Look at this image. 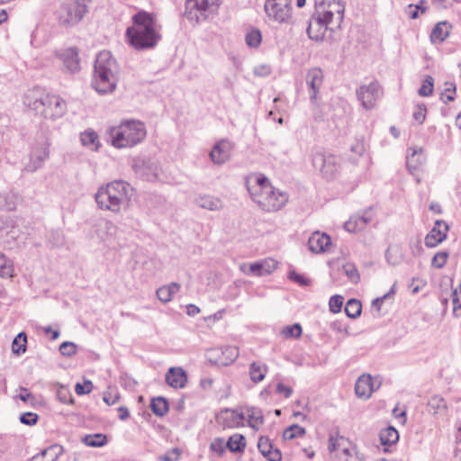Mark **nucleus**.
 <instances>
[{"instance_id": "nucleus-1", "label": "nucleus", "mask_w": 461, "mask_h": 461, "mask_svg": "<svg viewBox=\"0 0 461 461\" xmlns=\"http://www.w3.org/2000/svg\"><path fill=\"white\" fill-rule=\"evenodd\" d=\"M133 26L126 31L129 43L136 50L154 48L161 40V25L156 15L145 11H140L132 17Z\"/></svg>"}, {"instance_id": "nucleus-26", "label": "nucleus", "mask_w": 461, "mask_h": 461, "mask_svg": "<svg viewBox=\"0 0 461 461\" xmlns=\"http://www.w3.org/2000/svg\"><path fill=\"white\" fill-rule=\"evenodd\" d=\"M452 29V25L447 22H439L438 23L431 33H430V41L432 43H440L443 42L449 35Z\"/></svg>"}, {"instance_id": "nucleus-28", "label": "nucleus", "mask_w": 461, "mask_h": 461, "mask_svg": "<svg viewBox=\"0 0 461 461\" xmlns=\"http://www.w3.org/2000/svg\"><path fill=\"white\" fill-rule=\"evenodd\" d=\"M428 411L432 415H445L447 406L445 399L438 394L431 396L428 401Z\"/></svg>"}, {"instance_id": "nucleus-63", "label": "nucleus", "mask_w": 461, "mask_h": 461, "mask_svg": "<svg viewBox=\"0 0 461 461\" xmlns=\"http://www.w3.org/2000/svg\"><path fill=\"white\" fill-rule=\"evenodd\" d=\"M156 294L158 299L164 303L172 300L164 285L157 289Z\"/></svg>"}, {"instance_id": "nucleus-27", "label": "nucleus", "mask_w": 461, "mask_h": 461, "mask_svg": "<svg viewBox=\"0 0 461 461\" xmlns=\"http://www.w3.org/2000/svg\"><path fill=\"white\" fill-rule=\"evenodd\" d=\"M426 161V156L423 150L420 149H413L411 155L407 156L406 166L411 175H415L416 172L420 169V166H422Z\"/></svg>"}, {"instance_id": "nucleus-57", "label": "nucleus", "mask_w": 461, "mask_h": 461, "mask_svg": "<svg viewBox=\"0 0 461 461\" xmlns=\"http://www.w3.org/2000/svg\"><path fill=\"white\" fill-rule=\"evenodd\" d=\"M92 382L87 380L84 384L77 383L75 386V391L78 395L89 393L92 391Z\"/></svg>"}, {"instance_id": "nucleus-45", "label": "nucleus", "mask_w": 461, "mask_h": 461, "mask_svg": "<svg viewBox=\"0 0 461 461\" xmlns=\"http://www.w3.org/2000/svg\"><path fill=\"white\" fill-rule=\"evenodd\" d=\"M448 258V252L439 251L436 253L432 258L431 265L436 268H442Z\"/></svg>"}, {"instance_id": "nucleus-31", "label": "nucleus", "mask_w": 461, "mask_h": 461, "mask_svg": "<svg viewBox=\"0 0 461 461\" xmlns=\"http://www.w3.org/2000/svg\"><path fill=\"white\" fill-rule=\"evenodd\" d=\"M227 448L233 453H241L246 447L245 437L241 434H234L226 442Z\"/></svg>"}, {"instance_id": "nucleus-59", "label": "nucleus", "mask_w": 461, "mask_h": 461, "mask_svg": "<svg viewBox=\"0 0 461 461\" xmlns=\"http://www.w3.org/2000/svg\"><path fill=\"white\" fill-rule=\"evenodd\" d=\"M289 278L291 280L298 283L302 286H307L311 283V281L308 278H306L303 275H300V274L296 273L295 271H291L289 273Z\"/></svg>"}, {"instance_id": "nucleus-58", "label": "nucleus", "mask_w": 461, "mask_h": 461, "mask_svg": "<svg viewBox=\"0 0 461 461\" xmlns=\"http://www.w3.org/2000/svg\"><path fill=\"white\" fill-rule=\"evenodd\" d=\"M20 421L25 425H34L38 421V415L33 412H25L20 416Z\"/></svg>"}, {"instance_id": "nucleus-30", "label": "nucleus", "mask_w": 461, "mask_h": 461, "mask_svg": "<svg viewBox=\"0 0 461 461\" xmlns=\"http://www.w3.org/2000/svg\"><path fill=\"white\" fill-rule=\"evenodd\" d=\"M82 144L91 150H97L100 143L97 133L93 130H86L80 135Z\"/></svg>"}, {"instance_id": "nucleus-7", "label": "nucleus", "mask_w": 461, "mask_h": 461, "mask_svg": "<svg viewBox=\"0 0 461 461\" xmlns=\"http://www.w3.org/2000/svg\"><path fill=\"white\" fill-rule=\"evenodd\" d=\"M221 0H186L185 17L197 24L212 19L220 8Z\"/></svg>"}, {"instance_id": "nucleus-13", "label": "nucleus", "mask_w": 461, "mask_h": 461, "mask_svg": "<svg viewBox=\"0 0 461 461\" xmlns=\"http://www.w3.org/2000/svg\"><path fill=\"white\" fill-rule=\"evenodd\" d=\"M323 72L319 68H312L307 71L305 81L309 89L310 102L317 104L318 94L323 83Z\"/></svg>"}, {"instance_id": "nucleus-20", "label": "nucleus", "mask_w": 461, "mask_h": 461, "mask_svg": "<svg viewBox=\"0 0 461 461\" xmlns=\"http://www.w3.org/2000/svg\"><path fill=\"white\" fill-rule=\"evenodd\" d=\"M133 167L137 173L145 176L147 180L152 181L158 176V167L156 161L151 158L136 162Z\"/></svg>"}, {"instance_id": "nucleus-56", "label": "nucleus", "mask_w": 461, "mask_h": 461, "mask_svg": "<svg viewBox=\"0 0 461 461\" xmlns=\"http://www.w3.org/2000/svg\"><path fill=\"white\" fill-rule=\"evenodd\" d=\"M210 448L212 451L221 456L224 453L225 448H227L226 442L222 438H217L211 443Z\"/></svg>"}, {"instance_id": "nucleus-60", "label": "nucleus", "mask_w": 461, "mask_h": 461, "mask_svg": "<svg viewBox=\"0 0 461 461\" xmlns=\"http://www.w3.org/2000/svg\"><path fill=\"white\" fill-rule=\"evenodd\" d=\"M431 2L438 9H448L458 0H431Z\"/></svg>"}, {"instance_id": "nucleus-38", "label": "nucleus", "mask_w": 461, "mask_h": 461, "mask_svg": "<svg viewBox=\"0 0 461 461\" xmlns=\"http://www.w3.org/2000/svg\"><path fill=\"white\" fill-rule=\"evenodd\" d=\"M246 44L249 48H258L262 41V34L258 29H250L245 36Z\"/></svg>"}, {"instance_id": "nucleus-21", "label": "nucleus", "mask_w": 461, "mask_h": 461, "mask_svg": "<svg viewBox=\"0 0 461 461\" xmlns=\"http://www.w3.org/2000/svg\"><path fill=\"white\" fill-rule=\"evenodd\" d=\"M330 245V238L325 233L314 232L308 240L309 249L314 253L324 252Z\"/></svg>"}, {"instance_id": "nucleus-25", "label": "nucleus", "mask_w": 461, "mask_h": 461, "mask_svg": "<svg viewBox=\"0 0 461 461\" xmlns=\"http://www.w3.org/2000/svg\"><path fill=\"white\" fill-rule=\"evenodd\" d=\"M62 60L65 68L71 73L80 69L78 52L77 49L69 48L62 54Z\"/></svg>"}, {"instance_id": "nucleus-49", "label": "nucleus", "mask_w": 461, "mask_h": 461, "mask_svg": "<svg viewBox=\"0 0 461 461\" xmlns=\"http://www.w3.org/2000/svg\"><path fill=\"white\" fill-rule=\"evenodd\" d=\"M343 297L341 295H333L330 297L329 302V307L330 312L337 313L339 312L343 305Z\"/></svg>"}, {"instance_id": "nucleus-5", "label": "nucleus", "mask_w": 461, "mask_h": 461, "mask_svg": "<svg viewBox=\"0 0 461 461\" xmlns=\"http://www.w3.org/2000/svg\"><path fill=\"white\" fill-rule=\"evenodd\" d=\"M119 65L110 51H100L95 59L92 86L99 94L113 93L117 86Z\"/></svg>"}, {"instance_id": "nucleus-48", "label": "nucleus", "mask_w": 461, "mask_h": 461, "mask_svg": "<svg viewBox=\"0 0 461 461\" xmlns=\"http://www.w3.org/2000/svg\"><path fill=\"white\" fill-rule=\"evenodd\" d=\"M385 259L388 264L396 266L401 262V258L398 256V249L388 248L385 251Z\"/></svg>"}, {"instance_id": "nucleus-55", "label": "nucleus", "mask_w": 461, "mask_h": 461, "mask_svg": "<svg viewBox=\"0 0 461 461\" xmlns=\"http://www.w3.org/2000/svg\"><path fill=\"white\" fill-rule=\"evenodd\" d=\"M258 447L260 453L265 456L273 448V446L267 438L260 437L258 439Z\"/></svg>"}, {"instance_id": "nucleus-16", "label": "nucleus", "mask_w": 461, "mask_h": 461, "mask_svg": "<svg viewBox=\"0 0 461 461\" xmlns=\"http://www.w3.org/2000/svg\"><path fill=\"white\" fill-rule=\"evenodd\" d=\"M232 146L228 140L218 141L210 152V158L214 164L221 165L230 158Z\"/></svg>"}, {"instance_id": "nucleus-33", "label": "nucleus", "mask_w": 461, "mask_h": 461, "mask_svg": "<svg viewBox=\"0 0 461 461\" xmlns=\"http://www.w3.org/2000/svg\"><path fill=\"white\" fill-rule=\"evenodd\" d=\"M379 437L383 446H392L399 440L398 431L391 426L382 429Z\"/></svg>"}, {"instance_id": "nucleus-10", "label": "nucleus", "mask_w": 461, "mask_h": 461, "mask_svg": "<svg viewBox=\"0 0 461 461\" xmlns=\"http://www.w3.org/2000/svg\"><path fill=\"white\" fill-rule=\"evenodd\" d=\"M316 11L330 21L333 28L340 29L344 19L345 5L341 0H321L316 3Z\"/></svg>"}, {"instance_id": "nucleus-61", "label": "nucleus", "mask_w": 461, "mask_h": 461, "mask_svg": "<svg viewBox=\"0 0 461 461\" xmlns=\"http://www.w3.org/2000/svg\"><path fill=\"white\" fill-rule=\"evenodd\" d=\"M345 460L343 461H365L362 455L357 452L351 453L348 448L343 449Z\"/></svg>"}, {"instance_id": "nucleus-41", "label": "nucleus", "mask_w": 461, "mask_h": 461, "mask_svg": "<svg viewBox=\"0 0 461 461\" xmlns=\"http://www.w3.org/2000/svg\"><path fill=\"white\" fill-rule=\"evenodd\" d=\"M249 422L252 428H257L264 423L262 411L257 408H251L248 411Z\"/></svg>"}, {"instance_id": "nucleus-24", "label": "nucleus", "mask_w": 461, "mask_h": 461, "mask_svg": "<svg viewBox=\"0 0 461 461\" xmlns=\"http://www.w3.org/2000/svg\"><path fill=\"white\" fill-rule=\"evenodd\" d=\"M63 453V447L59 444H53L34 455L31 461H57Z\"/></svg>"}, {"instance_id": "nucleus-43", "label": "nucleus", "mask_w": 461, "mask_h": 461, "mask_svg": "<svg viewBox=\"0 0 461 461\" xmlns=\"http://www.w3.org/2000/svg\"><path fill=\"white\" fill-rule=\"evenodd\" d=\"M343 272L353 284H357L360 279L358 270L355 265L349 263L344 265Z\"/></svg>"}, {"instance_id": "nucleus-51", "label": "nucleus", "mask_w": 461, "mask_h": 461, "mask_svg": "<svg viewBox=\"0 0 461 461\" xmlns=\"http://www.w3.org/2000/svg\"><path fill=\"white\" fill-rule=\"evenodd\" d=\"M14 261H7L4 265H0V276L5 278H11L14 276Z\"/></svg>"}, {"instance_id": "nucleus-22", "label": "nucleus", "mask_w": 461, "mask_h": 461, "mask_svg": "<svg viewBox=\"0 0 461 461\" xmlns=\"http://www.w3.org/2000/svg\"><path fill=\"white\" fill-rule=\"evenodd\" d=\"M372 220L370 211H366L363 215H354L350 217L344 224V228L348 232H356L363 230Z\"/></svg>"}, {"instance_id": "nucleus-53", "label": "nucleus", "mask_w": 461, "mask_h": 461, "mask_svg": "<svg viewBox=\"0 0 461 461\" xmlns=\"http://www.w3.org/2000/svg\"><path fill=\"white\" fill-rule=\"evenodd\" d=\"M264 267L265 264L262 262H255L250 264L249 267V271L246 272L248 275L255 276H265L264 275Z\"/></svg>"}, {"instance_id": "nucleus-47", "label": "nucleus", "mask_w": 461, "mask_h": 461, "mask_svg": "<svg viewBox=\"0 0 461 461\" xmlns=\"http://www.w3.org/2000/svg\"><path fill=\"white\" fill-rule=\"evenodd\" d=\"M433 77L430 76H428L421 86V87L419 89V95L421 96H429L432 94L433 91Z\"/></svg>"}, {"instance_id": "nucleus-29", "label": "nucleus", "mask_w": 461, "mask_h": 461, "mask_svg": "<svg viewBox=\"0 0 461 461\" xmlns=\"http://www.w3.org/2000/svg\"><path fill=\"white\" fill-rule=\"evenodd\" d=\"M195 203L199 207L210 211H220L223 208V203L221 200L211 195H203L197 197L195 199Z\"/></svg>"}, {"instance_id": "nucleus-37", "label": "nucleus", "mask_w": 461, "mask_h": 461, "mask_svg": "<svg viewBox=\"0 0 461 461\" xmlns=\"http://www.w3.org/2000/svg\"><path fill=\"white\" fill-rule=\"evenodd\" d=\"M27 336L24 332H20L14 339L12 350L14 354L21 355L25 353L27 347Z\"/></svg>"}, {"instance_id": "nucleus-2", "label": "nucleus", "mask_w": 461, "mask_h": 461, "mask_svg": "<svg viewBox=\"0 0 461 461\" xmlns=\"http://www.w3.org/2000/svg\"><path fill=\"white\" fill-rule=\"evenodd\" d=\"M252 200L265 212H276L286 203L288 195L273 187L264 175H252L246 180Z\"/></svg>"}, {"instance_id": "nucleus-23", "label": "nucleus", "mask_w": 461, "mask_h": 461, "mask_svg": "<svg viewBox=\"0 0 461 461\" xmlns=\"http://www.w3.org/2000/svg\"><path fill=\"white\" fill-rule=\"evenodd\" d=\"M23 201L22 195L14 190L0 193V209L14 211Z\"/></svg>"}, {"instance_id": "nucleus-18", "label": "nucleus", "mask_w": 461, "mask_h": 461, "mask_svg": "<svg viewBox=\"0 0 461 461\" xmlns=\"http://www.w3.org/2000/svg\"><path fill=\"white\" fill-rule=\"evenodd\" d=\"M50 150L47 146H42L41 148L33 150L30 157L29 163L25 166L24 170L29 173H33L39 168H41L43 163L49 158Z\"/></svg>"}, {"instance_id": "nucleus-4", "label": "nucleus", "mask_w": 461, "mask_h": 461, "mask_svg": "<svg viewBox=\"0 0 461 461\" xmlns=\"http://www.w3.org/2000/svg\"><path fill=\"white\" fill-rule=\"evenodd\" d=\"M133 188L122 180L112 181L100 186L95 194L99 209L119 213L122 208L129 206Z\"/></svg>"}, {"instance_id": "nucleus-42", "label": "nucleus", "mask_w": 461, "mask_h": 461, "mask_svg": "<svg viewBox=\"0 0 461 461\" xmlns=\"http://www.w3.org/2000/svg\"><path fill=\"white\" fill-rule=\"evenodd\" d=\"M57 398L62 403L72 404L74 402L73 396L68 387L59 385L57 389Z\"/></svg>"}, {"instance_id": "nucleus-39", "label": "nucleus", "mask_w": 461, "mask_h": 461, "mask_svg": "<svg viewBox=\"0 0 461 461\" xmlns=\"http://www.w3.org/2000/svg\"><path fill=\"white\" fill-rule=\"evenodd\" d=\"M362 305L360 301L357 299H350L347 302L345 306V312L348 317L356 319L361 313Z\"/></svg>"}, {"instance_id": "nucleus-32", "label": "nucleus", "mask_w": 461, "mask_h": 461, "mask_svg": "<svg viewBox=\"0 0 461 461\" xmlns=\"http://www.w3.org/2000/svg\"><path fill=\"white\" fill-rule=\"evenodd\" d=\"M221 351V357L219 358V363L223 366L233 363L239 357V348L235 346L223 347Z\"/></svg>"}, {"instance_id": "nucleus-44", "label": "nucleus", "mask_w": 461, "mask_h": 461, "mask_svg": "<svg viewBox=\"0 0 461 461\" xmlns=\"http://www.w3.org/2000/svg\"><path fill=\"white\" fill-rule=\"evenodd\" d=\"M282 334L285 338H299L302 334V327L298 323L286 326L283 329Z\"/></svg>"}, {"instance_id": "nucleus-14", "label": "nucleus", "mask_w": 461, "mask_h": 461, "mask_svg": "<svg viewBox=\"0 0 461 461\" xmlns=\"http://www.w3.org/2000/svg\"><path fill=\"white\" fill-rule=\"evenodd\" d=\"M358 99L366 109H371L375 106V101L381 95V89L376 82H371L367 86H361L357 90Z\"/></svg>"}, {"instance_id": "nucleus-34", "label": "nucleus", "mask_w": 461, "mask_h": 461, "mask_svg": "<svg viewBox=\"0 0 461 461\" xmlns=\"http://www.w3.org/2000/svg\"><path fill=\"white\" fill-rule=\"evenodd\" d=\"M267 367L266 365H261L257 362H253L249 366V375L254 383L261 382L267 374Z\"/></svg>"}, {"instance_id": "nucleus-35", "label": "nucleus", "mask_w": 461, "mask_h": 461, "mask_svg": "<svg viewBox=\"0 0 461 461\" xmlns=\"http://www.w3.org/2000/svg\"><path fill=\"white\" fill-rule=\"evenodd\" d=\"M150 408L155 415L162 417L168 411V403L164 397H157L152 399Z\"/></svg>"}, {"instance_id": "nucleus-15", "label": "nucleus", "mask_w": 461, "mask_h": 461, "mask_svg": "<svg viewBox=\"0 0 461 461\" xmlns=\"http://www.w3.org/2000/svg\"><path fill=\"white\" fill-rule=\"evenodd\" d=\"M448 225L442 220L436 221L431 230L425 237V245L435 248L447 239Z\"/></svg>"}, {"instance_id": "nucleus-40", "label": "nucleus", "mask_w": 461, "mask_h": 461, "mask_svg": "<svg viewBox=\"0 0 461 461\" xmlns=\"http://www.w3.org/2000/svg\"><path fill=\"white\" fill-rule=\"evenodd\" d=\"M305 434V429L303 427L293 424L289 428L285 429L283 433V438L285 440H291L298 437H302Z\"/></svg>"}, {"instance_id": "nucleus-36", "label": "nucleus", "mask_w": 461, "mask_h": 461, "mask_svg": "<svg viewBox=\"0 0 461 461\" xmlns=\"http://www.w3.org/2000/svg\"><path fill=\"white\" fill-rule=\"evenodd\" d=\"M82 441L89 447H98L106 444V436L101 433L89 434L83 438Z\"/></svg>"}, {"instance_id": "nucleus-64", "label": "nucleus", "mask_w": 461, "mask_h": 461, "mask_svg": "<svg viewBox=\"0 0 461 461\" xmlns=\"http://www.w3.org/2000/svg\"><path fill=\"white\" fill-rule=\"evenodd\" d=\"M265 457L267 458L269 461H281L282 454L279 449L277 448H272L266 456Z\"/></svg>"}, {"instance_id": "nucleus-9", "label": "nucleus", "mask_w": 461, "mask_h": 461, "mask_svg": "<svg viewBox=\"0 0 461 461\" xmlns=\"http://www.w3.org/2000/svg\"><path fill=\"white\" fill-rule=\"evenodd\" d=\"M337 30L339 28H333L330 21L316 11L309 21L306 32L310 39L319 41L325 39L332 40V33Z\"/></svg>"}, {"instance_id": "nucleus-17", "label": "nucleus", "mask_w": 461, "mask_h": 461, "mask_svg": "<svg viewBox=\"0 0 461 461\" xmlns=\"http://www.w3.org/2000/svg\"><path fill=\"white\" fill-rule=\"evenodd\" d=\"M381 382H378L377 386L375 387V383L370 375H362L357 380L355 384L356 394L364 399H368L372 393L379 388Z\"/></svg>"}, {"instance_id": "nucleus-19", "label": "nucleus", "mask_w": 461, "mask_h": 461, "mask_svg": "<svg viewBox=\"0 0 461 461\" xmlns=\"http://www.w3.org/2000/svg\"><path fill=\"white\" fill-rule=\"evenodd\" d=\"M167 384L173 388H184L187 383V375L182 367H170L166 374Z\"/></svg>"}, {"instance_id": "nucleus-3", "label": "nucleus", "mask_w": 461, "mask_h": 461, "mask_svg": "<svg viewBox=\"0 0 461 461\" xmlns=\"http://www.w3.org/2000/svg\"><path fill=\"white\" fill-rule=\"evenodd\" d=\"M23 104L47 120L56 121L67 112V103L62 97L41 88L29 90L23 96Z\"/></svg>"}, {"instance_id": "nucleus-8", "label": "nucleus", "mask_w": 461, "mask_h": 461, "mask_svg": "<svg viewBox=\"0 0 461 461\" xmlns=\"http://www.w3.org/2000/svg\"><path fill=\"white\" fill-rule=\"evenodd\" d=\"M90 2L91 0H66L59 10V24L64 27L77 24L87 13Z\"/></svg>"}, {"instance_id": "nucleus-12", "label": "nucleus", "mask_w": 461, "mask_h": 461, "mask_svg": "<svg viewBox=\"0 0 461 461\" xmlns=\"http://www.w3.org/2000/svg\"><path fill=\"white\" fill-rule=\"evenodd\" d=\"M312 166L327 179L334 178L339 168L338 158L332 154L323 152H316L312 156Z\"/></svg>"}, {"instance_id": "nucleus-62", "label": "nucleus", "mask_w": 461, "mask_h": 461, "mask_svg": "<svg viewBox=\"0 0 461 461\" xmlns=\"http://www.w3.org/2000/svg\"><path fill=\"white\" fill-rule=\"evenodd\" d=\"M254 75L257 77H267L271 73V68L267 65H259L254 68Z\"/></svg>"}, {"instance_id": "nucleus-11", "label": "nucleus", "mask_w": 461, "mask_h": 461, "mask_svg": "<svg viewBox=\"0 0 461 461\" xmlns=\"http://www.w3.org/2000/svg\"><path fill=\"white\" fill-rule=\"evenodd\" d=\"M264 8L267 16L278 23L291 20V0H266Z\"/></svg>"}, {"instance_id": "nucleus-46", "label": "nucleus", "mask_w": 461, "mask_h": 461, "mask_svg": "<svg viewBox=\"0 0 461 461\" xmlns=\"http://www.w3.org/2000/svg\"><path fill=\"white\" fill-rule=\"evenodd\" d=\"M59 351L65 357H73L77 354V345L74 342L65 341L60 344Z\"/></svg>"}, {"instance_id": "nucleus-52", "label": "nucleus", "mask_w": 461, "mask_h": 461, "mask_svg": "<svg viewBox=\"0 0 461 461\" xmlns=\"http://www.w3.org/2000/svg\"><path fill=\"white\" fill-rule=\"evenodd\" d=\"M459 292L457 289L452 291V303H453V312L456 316H458L457 310L461 309V284L459 285Z\"/></svg>"}, {"instance_id": "nucleus-6", "label": "nucleus", "mask_w": 461, "mask_h": 461, "mask_svg": "<svg viewBox=\"0 0 461 461\" xmlns=\"http://www.w3.org/2000/svg\"><path fill=\"white\" fill-rule=\"evenodd\" d=\"M146 135L144 123L136 120L125 121L110 130L111 143L117 149L133 147L140 143Z\"/></svg>"}, {"instance_id": "nucleus-50", "label": "nucleus", "mask_w": 461, "mask_h": 461, "mask_svg": "<svg viewBox=\"0 0 461 461\" xmlns=\"http://www.w3.org/2000/svg\"><path fill=\"white\" fill-rule=\"evenodd\" d=\"M103 400L109 406L114 405L119 402L120 394L118 392H113V390L109 388L108 391L104 393Z\"/></svg>"}, {"instance_id": "nucleus-54", "label": "nucleus", "mask_w": 461, "mask_h": 461, "mask_svg": "<svg viewBox=\"0 0 461 461\" xmlns=\"http://www.w3.org/2000/svg\"><path fill=\"white\" fill-rule=\"evenodd\" d=\"M181 456V450L177 447L172 448L164 456H158L159 461H177Z\"/></svg>"}]
</instances>
